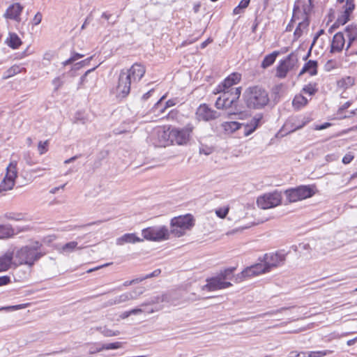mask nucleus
I'll return each instance as SVG.
<instances>
[{
    "mask_svg": "<svg viewBox=\"0 0 357 357\" xmlns=\"http://www.w3.org/2000/svg\"><path fill=\"white\" fill-rule=\"evenodd\" d=\"M289 307H281L280 309H278L276 310H272V311H269V312H265L262 314H259V317H264V316H266V315H273V314H275L277 313H280V312H282L284 310H288Z\"/></svg>",
    "mask_w": 357,
    "mask_h": 357,
    "instance_id": "nucleus-50",
    "label": "nucleus"
},
{
    "mask_svg": "<svg viewBox=\"0 0 357 357\" xmlns=\"http://www.w3.org/2000/svg\"><path fill=\"white\" fill-rule=\"evenodd\" d=\"M317 61L310 60L305 63L304 66L300 71L298 76H301L305 73H308L310 75L314 76L317 74Z\"/></svg>",
    "mask_w": 357,
    "mask_h": 357,
    "instance_id": "nucleus-25",
    "label": "nucleus"
},
{
    "mask_svg": "<svg viewBox=\"0 0 357 357\" xmlns=\"http://www.w3.org/2000/svg\"><path fill=\"white\" fill-rule=\"evenodd\" d=\"M97 331H100L104 336L105 337H112L117 336L120 334L119 331H112L107 328L105 327H98L97 328Z\"/></svg>",
    "mask_w": 357,
    "mask_h": 357,
    "instance_id": "nucleus-40",
    "label": "nucleus"
},
{
    "mask_svg": "<svg viewBox=\"0 0 357 357\" xmlns=\"http://www.w3.org/2000/svg\"><path fill=\"white\" fill-rule=\"evenodd\" d=\"M17 162L15 160L11 161L6 168V174L5 178L10 181H14V183H15V178H17Z\"/></svg>",
    "mask_w": 357,
    "mask_h": 357,
    "instance_id": "nucleus-27",
    "label": "nucleus"
},
{
    "mask_svg": "<svg viewBox=\"0 0 357 357\" xmlns=\"http://www.w3.org/2000/svg\"><path fill=\"white\" fill-rule=\"evenodd\" d=\"M331 123H324L320 126H317L315 127V130H324V129H326L327 128H328L329 126H331Z\"/></svg>",
    "mask_w": 357,
    "mask_h": 357,
    "instance_id": "nucleus-61",
    "label": "nucleus"
},
{
    "mask_svg": "<svg viewBox=\"0 0 357 357\" xmlns=\"http://www.w3.org/2000/svg\"><path fill=\"white\" fill-rule=\"evenodd\" d=\"M66 185V183H65L61 186H59V187L53 188L52 189L50 190V192L51 194H55L60 189H63L65 188Z\"/></svg>",
    "mask_w": 357,
    "mask_h": 357,
    "instance_id": "nucleus-62",
    "label": "nucleus"
},
{
    "mask_svg": "<svg viewBox=\"0 0 357 357\" xmlns=\"http://www.w3.org/2000/svg\"><path fill=\"white\" fill-rule=\"evenodd\" d=\"M171 301V295L169 293L167 292L151 297L148 301L142 303L141 306L144 307L149 305L158 304L160 303H170Z\"/></svg>",
    "mask_w": 357,
    "mask_h": 357,
    "instance_id": "nucleus-18",
    "label": "nucleus"
},
{
    "mask_svg": "<svg viewBox=\"0 0 357 357\" xmlns=\"http://www.w3.org/2000/svg\"><path fill=\"white\" fill-rule=\"evenodd\" d=\"M236 270V268H229L221 271L218 275L220 278H222L223 281L226 280H232L233 278V273Z\"/></svg>",
    "mask_w": 357,
    "mask_h": 357,
    "instance_id": "nucleus-38",
    "label": "nucleus"
},
{
    "mask_svg": "<svg viewBox=\"0 0 357 357\" xmlns=\"http://www.w3.org/2000/svg\"><path fill=\"white\" fill-rule=\"evenodd\" d=\"M354 159V155L349 153L346 154L342 158V162L345 165L350 163Z\"/></svg>",
    "mask_w": 357,
    "mask_h": 357,
    "instance_id": "nucleus-57",
    "label": "nucleus"
},
{
    "mask_svg": "<svg viewBox=\"0 0 357 357\" xmlns=\"http://www.w3.org/2000/svg\"><path fill=\"white\" fill-rule=\"evenodd\" d=\"M228 212H229L228 207L225 208H218L215 211L216 215L220 218H225L226 215H227Z\"/></svg>",
    "mask_w": 357,
    "mask_h": 357,
    "instance_id": "nucleus-49",
    "label": "nucleus"
},
{
    "mask_svg": "<svg viewBox=\"0 0 357 357\" xmlns=\"http://www.w3.org/2000/svg\"><path fill=\"white\" fill-rule=\"evenodd\" d=\"M345 45V39L342 32H337L333 36L331 43V52H340Z\"/></svg>",
    "mask_w": 357,
    "mask_h": 357,
    "instance_id": "nucleus-20",
    "label": "nucleus"
},
{
    "mask_svg": "<svg viewBox=\"0 0 357 357\" xmlns=\"http://www.w3.org/2000/svg\"><path fill=\"white\" fill-rule=\"evenodd\" d=\"M23 158L25 160L26 163L30 166L36 164L35 162L33 161L31 154L29 152H25L23 154Z\"/></svg>",
    "mask_w": 357,
    "mask_h": 357,
    "instance_id": "nucleus-51",
    "label": "nucleus"
},
{
    "mask_svg": "<svg viewBox=\"0 0 357 357\" xmlns=\"http://www.w3.org/2000/svg\"><path fill=\"white\" fill-rule=\"evenodd\" d=\"M23 10L22 6L19 3H15L10 6L6 13H4V17L7 19L14 20L17 22L20 21V15Z\"/></svg>",
    "mask_w": 357,
    "mask_h": 357,
    "instance_id": "nucleus-17",
    "label": "nucleus"
},
{
    "mask_svg": "<svg viewBox=\"0 0 357 357\" xmlns=\"http://www.w3.org/2000/svg\"><path fill=\"white\" fill-rule=\"evenodd\" d=\"M285 195L289 202H296L311 197L314 195V191L313 188L310 185H300L295 188L287 190Z\"/></svg>",
    "mask_w": 357,
    "mask_h": 357,
    "instance_id": "nucleus-5",
    "label": "nucleus"
},
{
    "mask_svg": "<svg viewBox=\"0 0 357 357\" xmlns=\"http://www.w3.org/2000/svg\"><path fill=\"white\" fill-rule=\"evenodd\" d=\"M220 93L228 95L227 98L236 104H238V100L241 96V87H235L230 91H222Z\"/></svg>",
    "mask_w": 357,
    "mask_h": 357,
    "instance_id": "nucleus-31",
    "label": "nucleus"
},
{
    "mask_svg": "<svg viewBox=\"0 0 357 357\" xmlns=\"http://www.w3.org/2000/svg\"><path fill=\"white\" fill-rule=\"evenodd\" d=\"M281 202V192L275 190L259 196L257 199V204L262 209H268L280 205Z\"/></svg>",
    "mask_w": 357,
    "mask_h": 357,
    "instance_id": "nucleus-6",
    "label": "nucleus"
},
{
    "mask_svg": "<svg viewBox=\"0 0 357 357\" xmlns=\"http://www.w3.org/2000/svg\"><path fill=\"white\" fill-rule=\"evenodd\" d=\"M206 282V284L202 287L203 290L216 291L228 288L232 285L230 282L223 281L219 276L207 279Z\"/></svg>",
    "mask_w": 357,
    "mask_h": 357,
    "instance_id": "nucleus-13",
    "label": "nucleus"
},
{
    "mask_svg": "<svg viewBox=\"0 0 357 357\" xmlns=\"http://www.w3.org/2000/svg\"><path fill=\"white\" fill-rule=\"evenodd\" d=\"M307 103V98L301 94L296 95L292 101V105L296 109H300L301 107L305 106Z\"/></svg>",
    "mask_w": 357,
    "mask_h": 357,
    "instance_id": "nucleus-34",
    "label": "nucleus"
},
{
    "mask_svg": "<svg viewBox=\"0 0 357 357\" xmlns=\"http://www.w3.org/2000/svg\"><path fill=\"white\" fill-rule=\"evenodd\" d=\"M233 278L234 280V282H240L243 280H244L245 279L248 278V276H247V274H243V271L237 274L236 275H233Z\"/></svg>",
    "mask_w": 357,
    "mask_h": 357,
    "instance_id": "nucleus-52",
    "label": "nucleus"
},
{
    "mask_svg": "<svg viewBox=\"0 0 357 357\" xmlns=\"http://www.w3.org/2000/svg\"><path fill=\"white\" fill-rule=\"evenodd\" d=\"M6 42L7 45L13 49H17L22 45L21 39L15 33H9V36Z\"/></svg>",
    "mask_w": 357,
    "mask_h": 357,
    "instance_id": "nucleus-30",
    "label": "nucleus"
},
{
    "mask_svg": "<svg viewBox=\"0 0 357 357\" xmlns=\"http://www.w3.org/2000/svg\"><path fill=\"white\" fill-rule=\"evenodd\" d=\"M176 104V100L174 99L169 100L166 102V107H169L175 105Z\"/></svg>",
    "mask_w": 357,
    "mask_h": 357,
    "instance_id": "nucleus-64",
    "label": "nucleus"
},
{
    "mask_svg": "<svg viewBox=\"0 0 357 357\" xmlns=\"http://www.w3.org/2000/svg\"><path fill=\"white\" fill-rule=\"evenodd\" d=\"M346 36L348 38V43L346 50H348L351 45L357 41V26L354 24L348 25L345 29Z\"/></svg>",
    "mask_w": 357,
    "mask_h": 357,
    "instance_id": "nucleus-24",
    "label": "nucleus"
},
{
    "mask_svg": "<svg viewBox=\"0 0 357 357\" xmlns=\"http://www.w3.org/2000/svg\"><path fill=\"white\" fill-rule=\"evenodd\" d=\"M350 13L347 12H343L337 19L336 24L340 25L345 24L349 20L350 17Z\"/></svg>",
    "mask_w": 357,
    "mask_h": 357,
    "instance_id": "nucleus-43",
    "label": "nucleus"
},
{
    "mask_svg": "<svg viewBox=\"0 0 357 357\" xmlns=\"http://www.w3.org/2000/svg\"><path fill=\"white\" fill-rule=\"evenodd\" d=\"M263 115L261 114H256L246 124H241L244 128V135L248 136L252 134L260 125Z\"/></svg>",
    "mask_w": 357,
    "mask_h": 357,
    "instance_id": "nucleus-16",
    "label": "nucleus"
},
{
    "mask_svg": "<svg viewBox=\"0 0 357 357\" xmlns=\"http://www.w3.org/2000/svg\"><path fill=\"white\" fill-rule=\"evenodd\" d=\"M49 141H40L38 144V151L40 155H43L48 151Z\"/></svg>",
    "mask_w": 357,
    "mask_h": 357,
    "instance_id": "nucleus-45",
    "label": "nucleus"
},
{
    "mask_svg": "<svg viewBox=\"0 0 357 357\" xmlns=\"http://www.w3.org/2000/svg\"><path fill=\"white\" fill-rule=\"evenodd\" d=\"M351 101H347L344 105H342L337 110V114L340 115L344 110L349 108L351 105Z\"/></svg>",
    "mask_w": 357,
    "mask_h": 357,
    "instance_id": "nucleus-55",
    "label": "nucleus"
},
{
    "mask_svg": "<svg viewBox=\"0 0 357 357\" xmlns=\"http://www.w3.org/2000/svg\"><path fill=\"white\" fill-rule=\"evenodd\" d=\"M13 234L14 231L9 225H0V238L10 237Z\"/></svg>",
    "mask_w": 357,
    "mask_h": 357,
    "instance_id": "nucleus-35",
    "label": "nucleus"
},
{
    "mask_svg": "<svg viewBox=\"0 0 357 357\" xmlns=\"http://www.w3.org/2000/svg\"><path fill=\"white\" fill-rule=\"evenodd\" d=\"M355 84V78L351 76H346L337 82V86L339 89L344 91L351 87Z\"/></svg>",
    "mask_w": 357,
    "mask_h": 357,
    "instance_id": "nucleus-28",
    "label": "nucleus"
},
{
    "mask_svg": "<svg viewBox=\"0 0 357 357\" xmlns=\"http://www.w3.org/2000/svg\"><path fill=\"white\" fill-rule=\"evenodd\" d=\"M132 80L129 78V75L125 73V70H122L119 74V83L116 87L117 93L123 98L127 96L130 91Z\"/></svg>",
    "mask_w": 357,
    "mask_h": 357,
    "instance_id": "nucleus-11",
    "label": "nucleus"
},
{
    "mask_svg": "<svg viewBox=\"0 0 357 357\" xmlns=\"http://www.w3.org/2000/svg\"><path fill=\"white\" fill-rule=\"evenodd\" d=\"M243 98L249 109H262L269 102L268 92L259 86L247 88L243 94Z\"/></svg>",
    "mask_w": 357,
    "mask_h": 357,
    "instance_id": "nucleus-2",
    "label": "nucleus"
},
{
    "mask_svg": "<svg viewBox=\"0 0 357 357\" xmlns=\"http://www.w3.org/2000/svg\"><path fill=\"white\" fill-rule=\"evenodd\" d=\"M141 241H142V239L137 237L135 234H125L116 239V244L122 245L125 243H135Z\"/></svg>",
    "mask_w": 357,
    "mask_h": 357,
    "instance_id": "nucleus-26",
    "label": "nucleus"
},
{
    "mask_svg": "<svg viewBox=\"0 0 357 357\" xmlns=\"http://www.w3.org/2000/svg\"><path fill=\"white\" fill-rule=\"evenodd\" d=\"M170 225L171 232L180 237L185 234L186 230L190 229L194 225V219L190 214L175 217L172 219Z\"/></svg>",
    "mask_w": 357,
    "mask_h": 357,
    "instance_id": "nucleus-4",
    "label": "nucleus"
},
{
    "mask_svg": "<svg viewBox=\"0 0 357 357\" xmlns=\"http://www.w3.org/2000/svg\"><path fill=\"white\" fill-rule=\"evenodd\" d=\"M297 63V56L294 53L289 54L284 59L280 61L276 68L275 76L280 79L285 78L288 72L292 70Z\"/></svg>",
    "mask_w": 357,
    "mask_h": 357,
    "instance_id": "nucleus-8",
    "label": "nucleus"
},
{
    "mask_svg": "<svg viewBox=\"0 0 357 357\" xmlns=\"http://www.w3.org/2000/svg\"><path fill=\"white\" fill-rule=\"evenodd\" d=\"M266 272L267 268L264 266V264H256L243 270V274H247L248 278H251Z\"/></svg>",
    "mask_w": 357,
    "mask_h": 357,
    "instance_id": "nucleus-23",
    "label": "nucleus"
},
{
    "mask_svg": "<svg viewBox=\"0 0 357 357\" xmlns=\"http://www.w3.org/2000/svg\"><path fill=\"white\" fill-rule=\"evenodd\" d=\"M332 351L330 350H324V351H310V352H297V351H291L287 357H323Z\"/></svg>",
    "mask_w": 357,
    "mask_h": 357,
    "instance_id": "nucleus-22",
    "label": "nucleus"
},
{
    "mask_svg": "<svg viewBox=\"0 0 357 357\" xmlns=\"http://www.w3.org/2000/svg\"><path fill=\"white\" fill-rule=\"evenodd\" d=\"M278 54H279V52L277 51H275V52L266 55L261 62V67L262 68L265 69V68H267L268 67L271 66L275 62Z\"/></svg>",
    "mask_w": 357,
    "mask_h": 357,
    "instance_id": "nucleus-32",
    "label": "nucleus"
},
{
    "mask_svg": "<svg viewBox=\"0 0 357 357\" xmlns=\"http://www.w3.org/2000/svg\"><path fill=\"white\" fill-rule=\"evenodd\" d=\"M223 126L225 130H230L231 132H234L241 128V124L236 121H231L229 123H225L223 125Z\"/></svg>",
    "mask_w": 357,
    "mask_h": 357,
    "instance_id": "nucleus-41",
    "label": "nucleus"
},
{
    "mask_svg": "<svg viewBox=\"0 0 357 357\" xmlns=\"http://www.w3.org/2000/svg\"><path fill=\"white\" fill-rule=\"evenodd\" d=\"M42 244L35 241L30 245H25L18 250L15 259L19 264H26L32 266L34 263L45 255L41 250Z\"/></svg>",
    "mask_w": 357,
    "mask_h": 357,
    "instance_id": "nucleus-3",
    "label": "nucleus"
},
{
    "mask_svg": "<svg viewBox=\"0 0 357 357\" xmlns=\"http://www.w3.org/2000/svg\"><path fill=\"white\" fill-rule=\"evenodd\" d=\"M146 72L145 67L140 63H134L130 68L125 70V73L129 75V78L132 80V82H139L144 75Z\"/></svg>",
    "mask_w": 357,
    "mask_h": 357,
    "instance_id": "nucleus-15",
    "label": "nucleus"
},
{
    "mask_svg": "<svg viewBox=\"0 0 357 357\" xmlns=\"http://www.w3.org/2000/svg\"><path fill=\"white\" fill-rule=\"evenodd\" d=\"M354 8H355L354 1V0H346V3L344 5V12H347L351 14Z\"/></svg>",
    "mask_w": 357,
    "mask_h": 357,
    "instance_id": "nucleus-47",
    "label": "nucleus"
},
{
    "mask_svg": "<svg viewBox=\"0 0 357 357\" xmlns=\"http://www.w3.org/2000/svg\"><path fill=\"white\" fill-rule=\"evenodd\" d=\"M161 273L160 269H156L154 271H153L151 273L147 274L144 276L145 279H149L153 277H157Z\"/></svg>",
    "mask_w": 357,
    "mask_h": 357,
    "instance_id": "nucleus-58",
    "label": "nucleus"
},
{
    "mask_svg": "<svg viewBox=\"0 0 357 357\" xmlns=\"http://www.w3.org/2000/svg\"><path fill=\"white\" fill-rule=\"evenodd\" d=\"M193 129V126L188 123L183 128H172L167 130L159 131L158 137L162 139V145L164 146L169 144L183 145L189 141Z\"/></svg>",
    "mask_w": 357,
    "mask_h": 357,
    "instance_id": "nucleus-1",
    "label": "nucleus"
},
{
    "mask_svg": "<svg viewBox=\"0 0 357 357\" xmlns=\"http://www.w3.org/2000/svg\"><path fill=\"white\" fill-rule=\"evenodd\" d=\"M14 185V181H10L4 178L3 180L0 183V192L11 190Z\"/></svg>",
    "mask_w": 357,
    "mask_h": 357,
    "instance_id": "nucleus-39",
    "label": "nucleus"
},
{
    "mask_svg": "<svg viewBox=\"0 0 357 357\" xmlns=\"http://www.w3.org/2000/svg\"><path fill=\"white\" fill-rule=\"evenodd\" d=\"M143 237L149 241H160L167 239L169 230L167 227H151L144 229L142 231Z\"/></svg>",
    "mask_w": 357,
    "mask_h": 357,
    "instance_id": "nucleus-7",
    "label": "nucleus"
},
{
    "mask_svg": "<svg viewBox=\"0 0 357 357\" xmlns=\"http://www.w3.org/2000/svg\"><path fill=\"white\" fill-rule=\"evenodd\" d=\"M42 18H43V16H42V14L40 13V12H38L33 19V25H38L39 24L41 21H42Z\"/></svg>",
    "mask_w": 357,
    "mask_h": 357,
    "instance_id": "nucleus-54",
    "label": "nucleus"
},
{
    "mask_svg": "<svg viewBox=\"0 0 357 357\" xmlns=\"http://www.w3.org/2000/svg\"><path fill=\"white\" fill-rule=\"evenodd\" d=\"M10 282V278L8 275L0 277V286L6 285Z\"/></svg>",
    "mask_w": 357,
    "mask_h": 357,
    "instance_id": "nucleus-56",
    "label": "nucleus"
},
{
    "mask_svg": "<svg viewBox=\"0 0 357 357\" xmlns=\"http://www.w3.org/2000/svg\"><path fill=\"white\" fill-rule=\"evenodd\" d=\"M241 80V75L238 73H232L219 84L216 89L215 93H221L222 91H230L234 89L233 85L236 84Z\"/></svg>",
    "mask_w": 357,
    "mask_h": 357,
    "instance_id": "nucleus-14",
    "label": "nucleus"
},
{
    "mask_svg": "<svg viewBox=\"0 0 357 357\" xmlns=\"http://www.w3.org/2000/svg\"><path fill=\"white\" fill-rule=\"evenodd\" d=\"M324 29H320L317 33L316 35L314 36V38H313V40H312V43L311 44V46H310V49L308 52V54L306 56V57L305 58V59H307V57L310 55V52H311V50L312 48V47L314 45L317 40L319 38V37H320L322 34H324Z\"/></svg>",
    "mask_w": 357,
    "mask_h": 357,
    "instance_id": "nucleus-48",
    "label": "nucleus"
},
{
    "mask_svg": "<svg viewBox=\"0 0 357 357\" xmlns=\"http://www.w3.org/2000/svg\"><path fill=\"white\" fill-rule=\"evenodd\" d=\"M144 293V291L142 289H137L130 292L123 293L116 297V300L117 304H121L122 303H125L131 300L137 299L139 296H141Z\"/></svg>",
    "mask_w": 357,
    "mask_h": 357,
    "instance_id": "nucleus-19",
    "label": "nucleus"
},
{
    "mask_svg": "<svg viewBox=\"0 0 357 357\" xmlns=\"http://www.w3.org/2000/svg\"><path fill=\"white\" fill-rule=\"evenodd\" d=\"M250 0H241L238 3L239 8L242 10L245 9L250 4Z\"/></svg>",
    "mask_w": 357,
    "mask_h": 357,
    "instance_id": "nucleus-60",
    "label": "nucleus"
},
{
    "mask_svg": "<svg viewBox=\"0 0 357 357\" xmlns=\"http://www.w3.org/2000/svg\"><path fill=\"white\" fill-rule=\"evenodd\" d=\"M97 68V66L91 68V69H89L88 70L84 75H82L80 78V83H79V85H82L84 84L85 80H86V76L89 73H91L92 71H93L96 68Z\"/></svg>",
    "mask_w": 357,
    "mask_h": 357,
    "instance_id": "nucleus-59",
    "label": "nucleus"
},
{
    "mask_svg": "<svg viewBox=\"0 0 357 357\" xmlns=\"http://www.w3.org/2000/svg\"><path fill=\"white\" fill-rule=\"evenodd\" d=\"M27 304H20L17 305H11L5 307H2L1 310H20L26 307Z\"/></svg>",
    "mask_w": 357,
    "mask_h": 357,
    "instance_id": "nucleus-53",
    "label": "nucleus"
},
{
    "mask_svg": "<svg viewBox=\"0 0 357 357\" xmlns=\"http://www.w3.org/2000/svg\"><path fill=\"white\" fill-rule=\"evenodd\" d=\"M195 115L199 121H209L218 118L220 113L212 109L206 104H202L197 109Z\"/></svg>",
    "mask_w": 357,
    "mask_h": 357,
    "instance_id": "nucleus-10",
    "label": "nucleus"
},
{
    "mask_svg": "<svg viewBox=\"0 0 357 357\" xmlns=\"http://www.w3.org/2000/svg\"><path fill=\"white\" fill-rule=\"evenodd\" d=\"M303 20L300 22L296 27V29L294 31V40H298L304 33L305 31H306L310 25V20L308 19V17H307V11L306 9H304V14H303Z\"/></svg>",
    "mask_w": 357,
    "mask_h": 357,
    "instance_id": "nucleus-21",
    "label": "nucleus"
},
{
    "mask_svg": "<svg viewBox=\"0 0 357 357\" xmlns=\"http://www.w3.org/2000/svg\"><path fill=\"white\" fill-rule=\"evenodd\" d=\"M303 91L305 93H307L310 96L314 95L317 91V89L316 87V84L310 83V84L305 85L303 88Z\"/></svg>",
    "mask_w": 357,
    "mask_h": 357,
    "instance_id": "nucleus-44",
    "label": "nucleus"
},
{
    "mask_svg": "<svg viewBox=\"0 0 357 357\" xmlns=\"http://www.w3.org/2000/svg\"><path fill=\"white\" fill-rule=\"evenodd\" d=\"M284 261L285 255L282 252L266 254L264 265L267 268V272H269L272 268L282 264Z\"/></svg>",
    "mask_w": 357,
    "mask_h": 357,
    "instance_id": "nucleus-12",
    "label": "nucleus"
},
{
    "mask_svg": "<svg viewBox=\"0 0 357 357\" xmlns=\"http://www.w3.org/2000/svg\"><path fill=\"white\" fill-rule=\"evenodd\" d=\"M24 68L18 65H13L9 68L3 74V79H7L18 73H20Z\"/></svg>",
    "mask_w": 357,
    "mask_h": 357,
    "instance_id": "nucleus-33",
    "label": "nucleus"
},
{
    "mask_svg": "<svg viewBox=\"0 0 357 357\" xmlns=\"http://www.w3.org/2000/svg\"><path fill=\"white\" fill-rule=\"evenodd\" d=\"M213 40L211 38H208L205 41L201 43L200 47L202 49L205 48L209 43H212Z\"/></svg>",
    "mask_w": 357,
    "mask_h": 357,
    "instance_id": "nucleus-63",
    "label": "nucleus"
},
{
    "mask_svg": "<svg viewBox=\"0 0 357 357\" xmlns=\"http://www.w3.org/2000/svg\"><path fill=\"white\" fill-rule=\"evenodd\" d=\"M3 217L9 220L21 221L24 219V215L13 212H8L3 215Z\"/></svg>",
    "mask_w": 357,
    "mask_h": 357,
    "instance_id": "nucleus-37",
    "label": "nucleus"
},
{
    "mask_svg": "<svg viewBox=\"0 0 357 357\" xmlns=\"http://www.w3.org/2000/svg\"><path fill=\"white\" fill-rule=\"evenodd\" d=\"M13 253L6 252L0 257V272L7 271L11 264Z\"/></svg>",
    "mask_w": 357,
    "mask_h": 357,
    "instance_id": "nucleus-29",
    "label": "nucleus"
},
{
    "mask_svg": "<svg viewBox=\"0 0 357 357\" xmlns=\"http://www.w3.org/2000/svg\"><path fill=\"white\" fill-rule=\"evenodd\" d=\"M299 11V7L296 5L294 6V10H293V16L291 20V22L289 23V24L286 27L287 31H291L293 28V22L296 21V20H298L299 17L297 16V12Z\"/></svg>",
    "mask_w": 357,
    "mask_h": 357,
    "instance_id": "nucleus-42",
    "label": "nucleus"
},
{
    "mask_svg": "<svg viewBox=\"0 0 357 357\" xmlns=\"http://www.w3.org/2000/svg\"><path fill=\"white\" fill-rule=\"evenodd\" d=\"M227 96L228 95L222 93L220 97L218 98L215 104L216 108L218 109L227 110L228 114L230 115L241 112V108L238 105L231 101Z\"/></svg>",
    "mask_w": 357,
    "mask_h": 357,
    "instance_id": "nucleus-9",
    "label": "nucleus"
},
{
    "mask_svg": "<svg viewBox=\"0 0 357 357\" xmlns=\"http://www.w3.org/2000/svg\"><path fill=\"white\" fill-rule=\"evenodd\" d=\"M123 346V343L121 342H116L109 344H103L102 349H105V350L109 349H117L121 348Z\"/></svg>",
    "mask_w": 357,
    "mask_h": 357,
    "instance_id": "nucleus-46",
    "label": "nucleus"
},
{
    "mask_svg": "<svg viewBox=\"0 0 357 357\" xmlns=\"http://www.w3.org/2000/svg\"><path fill=\"white\" fill-rule=\"evenodd\" d=\"M77 242L70 241L64 244L61 248V252L63 253H69L75 250L76 248L82 249V247L77 248Z\"/></svg>",
    "mask_w": 357,
    "mask_h": 357,
    "instance_id": "nucleus-36",
    "label": "nucleus"
}]
</instances>
